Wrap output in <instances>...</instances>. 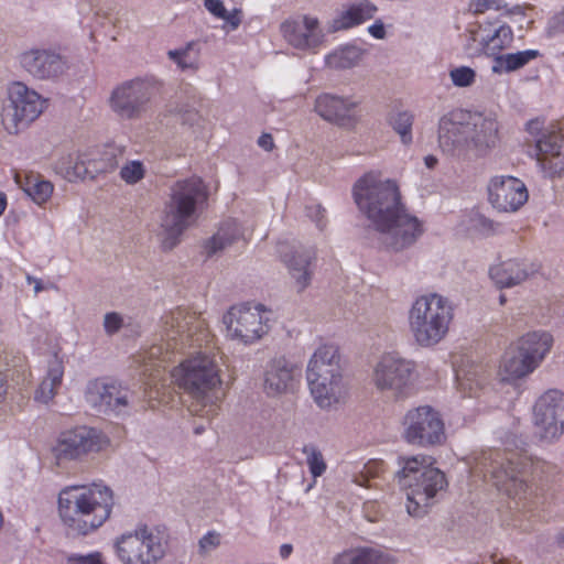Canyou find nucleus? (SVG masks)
I'll use <instances>...</instances> for the list:
<instances>
[{
	"label": "nucleus",
	"instance_id": "nucleus-1",
	"mask_svg": "<svg viewBox=\"0 0 564 564\" xmlns=\"http://www.w3.org/2000/svg\"><path fill=\"white\" fill-rule=\"evenodd\" d=\"M358 208L380 234L381 243L391 251H402L423 234L420 220L411 215L401 200L394 181L381 180L368 173L354 186Z\"/></svg>",
	"mask_w": 564,
	"mask_h": 564
},
{
	"label": "nucleus",
	"instance_id": "nucleus-2",
	"mask_svg": "<svg viewBox=\"0 0 564 564\" xmlns=\"http://www.w3.org/2000/svg\"><path fill=\"white\" fill-rule=\"evenodd\" d=\"M437 140L448 155L482 159L499 145V122L494 113L456 108L440 118Z\"/></svg>",
	"mask_w": 564,
	"mask_h": 564
},
{
	"label": "nucleus",
	"instance_id": "nucleus-3",
	"mask_svg": "<svg viewBox=\"0 0 564 564\" xmlns=\"http://www.w3.org/2000/svg\"><path fill=\"white\" fill-rule=\"evenodd\" d=\"M112 507V490L104 484L67 486L58 495L62 522L80 535L101 527L109 519Z\"/></svg>",
	"mask_w": 564,
	"mask_h": 564
},
{
	"label": "nucleus",
	"instance_id": "nucleus-4",
	"mask_svg": "<svg viewBox=\"0 0 564 564\" xmlns=\"http://www.w3.org/2000/svg\"><path fill=\"white\" fill-rule=\"evenodd\" d=\"M208 191L198 176L175 181L160 218V236L164 249H173L183 232L192 227L206 206Z\"/></svg>",
	"mask_w": 564,
	"mask_h": 564
},
{
	"label": "nucleus",
	"instance_id": "nucleus-5",
	"mask_svg": "<svg viewBox=\"0 0 564 564\" xmlns=\"http://www.w3.org/2000/svg\"><path fill=\"white\" fill-rule=\"evenodd\" d=\"M484 463L485 477L490 474L495 486L508 496L527 499L532 494L530 481L533 479L553 480L557 467L540 458H533L524 453H509L502 457L500 452H490Z\"/></svg>",
	"mask_w": 564,
	"mask_h": 564
},
{
	"label": "nucleus",
	"instance_id": "nucleus-6",
	"mask_svg": "<svg viewBox=\"0 0 564 564\" xmlns=\"http://www.w3.org/2000/svg\"><path fill=\"white\" fill-rule=\"evenodd\" d=\"M171 376L174 382L194 399L189 406L193 414L208 420L217 414L219 398L216 389L221 381L214 357L199 351L182 361L173 369Z\"/></svg>",
	"mask_w": 564,
	"mask_h": 564
},
{
	"label": "nucleus",
	"instance_id": "nucleus-7",
	"mask_svg": "<svg viewBox=\"0 0 564 564\" xmlns=\"http://www.w3.org/2000/svg\"><path fill=\"white\" fill-rule=\"evenodd\" d=\"M399 466L397 478L405 491L406 511L412 517H423L434 505L437 495L447 487L446 477L434 466L431 456L401 457Z\"/></svg>",
	"mask_w": 564,
	"mask_h": 564
},
{
	"label": "nucleus",
	"instance_id": "nucleus-8",
	"mask_svg": "<svg viewBox=\"0 0 564 564\" xmlns=\"http://www.w3.org/2000/svg\"><path fill=\"white\" fill-rule=\"evenodd\" d=\"M162 344L151 346L142 356L144 372L163 367L171 360L173 351H182L188 347H200L207 338L203 322L185 308L177 307L162 317Z\"/></svg>",
	"mask_w": 564,
	"mask_h": 564
},
{
	"label": "nucleus",
	"instance_id": "nucleus-9",
	"mask_svg": "<svg viewBox=\"0 0 564 564\" xmlns=\"http://www.w3.org/2000/svg\"><path fill=\"white\" fill-rule=\"evenodd\" d=\"M455 315L449 299L438 293L423 294L414 300L409 314V329L421 347H434L446 338Z\"/></svg>",
	"mask_w": 564,
	"mask_h": 564
},
{
	"label": "nucleus",
	"instance_id": "nucleus-10",
	"mask_svg": "<svg viewBox=\"0 0 564 564\" xmlns=\"http://www.w3.org/2000/svg\"><path fill=\"white\" fill-rule=\"evenodd\" d=\"M167 546L164 531L147 524L137 525L113 542L115 554L122 564H159Z\"/></svg>",
	"mask_w": 564,
	"mask_h": 564
},
{
	"label": "nucleus",
	"instance_id": "nucleus-11",
	"mask_svg": "<svg viewBox=\"0 0 564 564\" xmlns=\"http://www.w3.org/2000/svg\"><path fill=\"white\" fill-rule=\"evenodd\" d=\"M161 89L154 76L135 77L116 86L109 98L111 110L123 120L141 118Z\"/></svg>",
	"mask_w": 564,
	"mask_h": 564
},
{
	"label": "nucleus",
	"instance_id": "nucleus-12",
	"mask_svg": "<svg viewBox=\"0 0 564 564\" xmlns=\"http://www.w3.org/2000/svg\"><path fill=\"white\" fill-rule=\"evenodd\" d=\"M45 100L35 90L21 82L8 88V104L3 106L1 121L10 134H18L43 112Z\"/></svg>",
	"mask_w": 564,
	"mask_h": 564
},
{
	"label": "nucleus",
	"instance_id": "nucleus-13",
	"mask_svg": "<svg viewBox=\"0 0 564 564\" xmlns=\"http://www.w3.org/2000/svg\"><path fill=\"white\" fill-rule=\"evenodd\" d=\"M110 441L101 431L77 426L61 432L51 447L52 456L58 466L83 459L90 453H98L108 447Z\"/></svg>",
	"mask_w": 564,
	"mask_h": 564
},
{
	"label": "nucleus",
	"instance_id": "nucleus-14",
	"mask_svg": "<svg viewBox=\"0 0 564 564\" xmlns=\"http://www.w3.org/2000/svg\"><path fill=\"white\" fill-rule=\"evenodd\" d=\"M416 377L415 364L397 352H386L372 368L371 382L380 392H390L397 398L409 394Z\"/></svg>",
	"mask_w": 564,
	"mask_h": 564
},
{
	"label": "nucleus",
	"instance_id": "nucleus-15",
	"mask_svg": "<svg viewBox=\"0 0 564 564\" xmlns=\"http://www.w3.org/2000/svg\"><path fill=\"white\" fill-rule=\"evenodd\" d=\"M532 422L541 441H558L564 435V390L549 388L541 392L532 406Z\"/></svg>",
	"mask_w": 564,
	"mask_h": 564
},
{
	"label": "nucleus",
	"instance_id": "nucleus-16",
	"mask_svg": "<svg viewBox=\"0 0 564 564\" xmlns=\"http://www.w3.org/2000/svg\"><path fill=\"white\" fill-rule=\"evenodd\" d=\"M223 321L226 325L227 337L243 345L254 344L269 332V318L261 305L232 306L224 315Z\"/></svg>",
	"mask_w": 564,
	"mask_h": 564
},
{
	"label": "nucleus",
	"instance_id": "nucleus-17",
	"mask_svg": "<svg viewBox=\"0 0 564 564\" xmlns=\"http://www.w3.org/2000/svg\"><path fill=\"white\" fill-rule=\"evenodd\" d=\"M405 441L413 445L433 446L445 440V429L440 413L430 405H421L406 412L403 419Z\"/></svg>",
	"mask_w": 564,
	"mask_h": 564
},
{
	"label": "nucleus",
	"instance_id": "nucleus-18",
	"mask_svg": "<svg viewBox=\"0 0 564 564\" xmlns=\"http://www.w3.org/2000/svg\"><path fill=\"white\" fill-rule=\"evenodd\" d=\"M132 392L108 379H95L87 383L86 402L98 413L123 416L131 410Z\"/></svg>",
	"mask_w": 564,
	"mask_h": 564
},
{
	"label": "nucleus",
	"instance_id": "nucleus-19",
	"mask_svg": "<svg viewBox=\"0 0 564 564\" xmlns=\"http://www.w3.org/2000/svg\"><path fill=\"white\" fill-rule=\"evenodd\" d=\"M280 31L291 46L301 51H315L324 37L318 19L308 14L285 20Z\"/></svg>",
	"mask_w": 564,
	"mask_h": 564
},
{
	"label": "nucleus",
	"instance_id": "nucleus-20",
	"mask_svg": "<svg viewBox=\"0 0 564 564\" xmlns=\"http://www.w3.org/2000/svg\"><path fill=\"white\" fill-rule=\"evenodd\" d=\"M528 197L525 184L517 177L495 176L488 184V199L500 212H517Z\"/></svg>",
	"mask_w": 564,
	"mask_h": 564
},
{
	"label": "nucleus",
	"instance_id": "nucleus-21",
	"mask_svg": "<svg viewBox=\"0 0 564 564\" xmlns=\"http://www.w3.org/2000/svg\"><path fill=\"white\" fill-rule=\"evenodd\" d=\"M360 101L352 97L322 94L315 100L314 109L324 120L339 127L350 128L358 121L357 107Z\"/></svg>",
	"mask_w": 564,
	"mask_h": 564
},
{
	"label": "nucleus",
	"instance_id": "nucleus-22",
	"mask_svg": "<svg viewBox=\"0 0 564 564\" xmlns=\"http://www.w3.org/2000/svg\"><path fill=\"white\" fill-rule=\"evenodd\" d=\"M535 150L536 163L545 176L553 178L564 174V145L560 132H543L536 139Z\"/></svg>",
	"mask_w": 564,
	"mask_h": 564
},
{
	"label": "nucleus",
	"instance_id": "nucleus-23",
	"mask_svg": "<svg viewBox=\"0 0 564 564\" xmlns=\"http://www.w3.org/2000/svg\"><path fill=\"white\" fill-rule=\"evenodd\" d=\"M22 68L37 79L54 78L66 69L64 57L53 50L31 48L20 56Z\"/></svg>",
	"mask_w": 564,
	"mask_h": 564
},
{
	"label": "nucleus",
	"instance_id": "nucleus-24",
	"mask_svg": "<svg viewBox=\"0 0 564 564\" xmlns=\"http://www.w3.org/2000/svg\"><path fill=\"white\" fill-rule=\"evenodd\" d=\"M301 379V368L283 357L271 360L264 372V391L274 397L294 391Z\"/></svg>",
	"mask_w": 564,
	"mask_h": 564
},
{
	"label": "nucleus",
	"instance_id": "nucleus-25",
	"mask_svg": "<svg viewBox=\"0 0 564 564\" xmlns=\"http://www.w3.org/2000/svg\"><path fill=\"white\" fill-rule=\"evenodd\" d=\"M118 166L115 155L111 154L100 166L89 170L85 161L76 152H63L54 162V171L69 182L94 177V173L111 172Z\"/></svg>",
	"mask_w": 564,
	"mask_h": 564
},
{
	"label": "nucleus",
	"instance_id": "nucleus-26",
	"mask_svg": "<svg viewBox=\"0 0 564 564\" xmlns=\"http://www.w3.org/2000/svg\"><path fill=\"white\" fill-rule=\"evenodd\" d=\"M539 271V265L527 259H510L490 268L489 274L499 288L516 286Z\"/></svg>",
	"mask_w": 564,
	"mask_h": 564
},
{
	"label": "nucleus",
	"instance_id": "nucleus-27",
	"mask_svg": "<svg viewBox=\"0 0 564 564\" xmlns=\"http://www.w3.org/2000/svg\"><path fill=\"white\" fill-rule=\"evenodd\" d=\"M378 11L370 0H351L343 6V10L333 19L332 30H348L371 20Z\"/></svg>",
	"mask_w": 564,
	"mask_h": 564
},
{
	"label": "nucleus",
	"instance_id": "nucleus-28",
	"mask_svg": "<svg viewBox=\"0 0 564 564\" xmlns=\"http://www.w3.org/2000/svg\"><path fill=\"white\" fill-rule=\"evenodd\" d=\"M553 335L544 329H534L523 334L517 344L520 351L539 368L551 352Z\"/></svg>",
	"mask_w": 564,
	"mask_h": 564
},
{
	"label": "nucleus",
	"instance_id": "nucleus-29",
	"mask_svg": "<svg viewBox=\"0 0 564 564\" xmlns=\"http://www.w3.org/2000/svg\"><path fill=\"white\" fill-rule=\"evenodd\" d=\"M474 40L480 45V51L494 58L501 55L500 52L508 48L513 42V31L508 24L489 25L481 28L474 35Z\"/></svg>",
	"mask_w": 564,
	"mask_h": 564
},
{
	"label": "nucleus",
	"instance_id": "nucleus-30",
	"mask_svg": "<svg viewBox=\"0 0 564 564\" xmlns=\"http://www.w3.org/2000/svg\"><path fill=\"white\" fill-rule=\"evenodd\" d=\"M282 253V250H279ZM283 262L289 269L292 279L295 282L297 291L305 290L312 280V262L315 259V251L312 248L297 249L291 254H281Z\"/></svg>",
	"mask_w": 564,
	"mask_h": 564
},
{
	"label": "nucleus",
	"instance_id": "nucleus-31",
	"mask_svg": "<svg viewBox=\"0 0 564 564\" xmlns=\"http://www.w3.org/2000/svg\"><path fill=\"white\" fill-rule=\"evenodd\" d=\"M311 394L321 409H330L341 399L343 378H326L321 375H312L306 378Z\"/></svg>",
	"mask_w": 564,
	"mask_h": 564
},
{
	"label": "nucleus",
	"instance_id": "nucleus-32",
	"mask_svg": "<svg viewBox=\"0 0 564 564\" xmlns=\"http://www.w3.org/2000/svg\"><path fill=\"white\" fill-rule=\"evenodd\" d=\"M538 368L517 347L508 350L501 358L499 375L502 381L514 382L532 375Z\"/></svg>",
	"mask_w": 564,
	"mask_h": 564
},
{
	"label": "nucleus",
	"instance_id": "nucleus-33",
	"mask_svg": "<svg viewBox=\"0 0 564 564\" xmlns=\"http://www.w3.org/2000/svg\"><path fill=\"white\" fill-rule=\"evenodd\" d=\"M394 556L381 547H360L338 554L333 564H394Z\"/></svg>",
	"mask_w": 564,
	"mask_h": 564
},
{
	"label": "nucleus",
	"instance_id": "nucleus-34",
	"mask_svg": "<svg viewBox=\"0 0 564 564\" xmlns=\"http://www.w3.org/2000/svg\"><path fill=\"white\" fill-rule=\"evenodd\" d=\"M241 237L240 225L235 219H227L221 223L216 234L205 242V253L207 257L218 256Z\"/></svg>",
	"mask_w": 564,
	"mask_h": 564
},
{
	"label": "nucleus",
	"instance_id": "nucleus-35",
	"mask_svg": "<svg viewBox=\"0 0 564 564\" xmlns=\"http://www.w3.org/2000/svg\"><path fill=\"white\" fill-rule=\"evenodd\" d=\"M64 376L63 361L56 355L48 361L46 376L35 391V401L48 403L59 389Z\"/></svg>",
	"mask_w": 564,
	"mask_h": 564
},
{
	"label": "nucleus",
	"instance_id": "nucleus-36",
	"mask_svg": "<svg viewBox=\"0 0 564 564\" xmlns=\"http://www.w3.org/2000/svg\"><path fill=\"white\" fill-rule=\"evenodd\" d=\"M457 390L464 397H476L486 378L482 368L477 365L462 366L455 370Z\"/></svg>",
	"mask_w": 564,
	"mask_h": 564
},
{
	"label": "nucleus",
	"instance_id": "nucleus-37",
	"mask_svg": "<svg viewBox=\"0 0 564 564\" xmlns=\"http://www.w3.org/2000/svg\"><path fill=\"white\" fill-rule=\"evenodd\" d=\"M539 56H541L540 51L531 48L516 53L498 55L494 58L491 70L494 74L512 73L524 67Z\"/></svg>",
	"mask_w": 564,
	"mask_h": 564
},
{
	"label": "nucleus",
	"instance_id": "nucleus-38",
	"mask_svg": "<svg viewBox=\"0 0 564 564\" xmlns=\"http://www.w3.org/2000/svg\"><path fill=\"white\" fill-rule=\"evenodd\" d=\"M388 122L393 131L400 137L401 143L403 145L412 144V127L414 123V113L412 111L395 109L390 112Z\"/></svg>",
	"mask_w": 564,
	"mask_h": 564
},
{
	"label": "nucleus",
	"instance_id": "nucleus-39",
	"mask_svg": "<svg viewBox=\"0 0 564 564\" xmlns=\"http://www.w3.org/2000/svg\"><path fill=\"white\" fill-rule=\"evenodd\" d=\"M361 57V48L356 45H346L327 55L326 63L329 67L345 69L357 65Z\"/></svg>",
	"mask_w": 564,
	"mask_h": 564
},
{
	"label": "nucleus",
	"instance_id": "nucleus-40",
	"mask_svg": "<svg viewBox=\"0 0 564 564\" xmlns=\"http://www.w3.org/2000/svg\"><path fill=\"white\" fill-rule=\"evenodd\" d=\"M306 456L308 470L314 478L322 476L326 471V463L321 451L313 444L305 445L302 449Z\"/></svg>",
	"mask_w": 564,
	"mask_h": 564
},
{
	"label": "nucleus",
	"instance_id": "nucleus-41",
	"mask_svg": "<svg viewBox=\"0 0 564 564\" xmlns=\"http://www.w3.org/2000/svg\"><path fill=\"white\" fill-rule=\"evenodd\" d=\"M145 166L140 160L127 161L120 167V178L128 185H134L139 183L145 176Z\"/></svg>",
	"mask_w": 564,
	"mask_h": 564
},
{
	"label": "nucleus",
	"instance_id": "nucleus-42",
	"mask_svg": "<svg viewBox=\"0 0 564 564\" xmlns=\"http://www.w3.org/2000/svg\"><path fill=\"white\" fill-rule=\"evenodd\" d=\"M24 191L33 202L41 205L52 196L53 185L45 180H34L28 182Z\"/></svg>",
	"mask_w": 564,
	"mask_h": 564
},
{
	"label": "nucleus",
	"instance_id": "nucleus-43",
	"mask_svg": "<svg viewBox=\"0 0 564 564\" xmlns=\"http://www.w3.org/2000/svg\"><path fill=\"white\" fill-rule=\"evenodd\" d=\"M172 59L182 69H196L198 65L197 55L192 50V44L186 47L172 50L167 53Z\"/></svg>",
	"mask_w": 564,
	"mask_h": 564
},
{
	"label": "nucleus",
	"instance_id": "nucleus-44",
	"mask_svg": "<svg viewBox=\"0 0 564 564\" xmlns=\"http://www.w3.org/2000/svg\"><path fill=\"white\" fill-rule=\"evenodd\" d=\"M321 375V377L343 378L339 364H319L316 360H310L306 370V378H312V375Z\"/></svg>",
	"mask_w": 564,
	"mask_h": 564
},
{
	"label": "nucleus",
	"instance_id": "nucleus-45",
	"mask_svg": "<svg viewBox=\"0 0 564 564\" xmlns=\"http://www.w3.org/2000/svg\"><path fill=\"white\" fill-rule=\"evenodd\" d=\"M449 78L455 87H470L476 82V72L469 66H458L449 70Z\"/></svg>",
	"mask_w": 564,
	"mask_h": 564
},
{
	"label": "nucleus",
	"instance_id": "nucleus-46",
	"mask_svg": "<svg viewBox=\"0 0 564 564\" xmlns=\"http://www.w3.org/2000/svg\"><path fill=\"white\" fill-rule=\"evenodd\" d=\"M338 347L334 344L321 345L310 360H316L319 364H339Z\"/></svg>",
	"mask_w": 564,
	"mask_h": 564
},
{
	"label": "nucleus",
	"instance_id": "nucleus-47",
	"mask_svg": "<svg viewBox=\"0 0 564 564\" xmlns=\"http://www.w3.org/2000/svg\"><path fill=\"white\" fill-rule=\"evenodd\" d=\"M124 325V318L117 312H109L104 317V329L107 335H113Z\"/></svg>",
	"mask_w": 564,
	"mask_h": 564
},
{
	"label": "nucleus",
	"instance_id": "nucleus-48",
	"mask_svg": "<svg viewBox=\"0 0 564 564\" xmlns=\"http://www.w3.org/2000/svg\"><path fill=\"white\" fill-rule=\"evenodd\" d=\"M220 544V535L215 531H209L204 534L198 541L199 552L202 554L209 553L218 547Z\"/></svg>",
	"mask_w": 564,
	"mask_h": 564
},
{
	"label": "nucleus",
	"instance_id": "nucleus-49",
	"mask_svg": "<svg viewBox=\"0 0 564 564\" xmlns=\"http://www.w3.org/2000/svg\"><path fill=\"white\" fill-rule=\"evenodd\" d=\"M306 215L316 225L318 229H324L326 226V210L319 204H312L306 207Z\"/></svg>",
	"mask_w": 564,
	"mask_h": 564
},
{
	"label": "nucleus",
	"instance_id": "nucleus-50",
	"mask_svg": "<svg viewBox=\"0 0 564 564\" xmlns=\"http://www.w3.org/2000/svg\"><path fill=\"white\" fill-rule=\"evenodd\" d=\"M502 8V0H471L470 9L475 13H484L487 10H500Z\"/></svg>",
	"mask_w": 564,
	"mask_h": 564
},
{
	"label": "nucleus",
	"instance_id": "nucleus-51",
	"mask_svg": "<svg viewBox=\"0 0 564 564\" xmlns=\"http://www.w3.org/2000/svg\"><path fill=\"white\" fill-rule=\"evenodd\" d=\"M219 19L225 21L224 29H227L228 31H235L239 28L242 21L241 10L234 9L230 12L226 10L224 17H220Z\"/></svg>",
	"mask_w": 564,
	"mask_h": 564
},
{
	"label": "nucleus",
	"instance_id": "nucleus-52",
	"mask_svg": "<svg viewBox=\"0 0 564 564\" xmlns=\"http://www.w3.org/2000/svg\"><path fill=\"white\" fill-rule=\"evenodd\" d=\"M204 6L209 13L218 19L226 13V8L221 0H204Z\"/></svg>",
	"mask_w": 564,
	"mask_h": 564
},
{
	"label": "nucleus",
	"instance_id": "nucleus-53",
	"mask_svg": "<svg viewBox=\"0 0 564 564\" xmlns=\"http://www.w3.org/2000/svg\"><path fill=\"white\" fill-rule=\"evenodd\" d=\"M527 131L536 140L543 132H550L551 130L543 129V122L533 119L527 123Z\"/></svg>",
	"mask_w": 564,
	"mask_h": 564
},
{
	"label": "nucleus",
	"instance_id": "nucleus-54",
	"mask_svg": "<svg viewBox=\"0 0 564 564\" xmlns=\"http://www.w3.org/2000/svg\"><path fill=\"white\" fill-rule=\"evenodd\" d=\"M368 32L370 33L371 36H373L377 40H382L386 36L384 25L379 20L368 28Z\"/></svg>",
	"mask_w": 564,
	"mask_h": 564
},
{
	"label": "nucleus",
	"instance_id": "nucleus-55",
	"mask_svg": "<svg viewBox=\"0 0 564 564\" xmlns=\"http://www.w3.org/2000/svg\"><path fill=\"white\" fill-rule=\"evenodd\" d=\"M258 145L265 151H271L274 147L273 138L270 133H263L258 139Z\"/></svg>",
	"mask_w": 564,
	"mask_h": 564
},
{
	"label": "nucleus",
	"instance_id": "nucleus-56",
	"mask_svg": "<svg viewBox=\"0 0 564 564\" xmlns=\"http://www.w3.org/2000/svg\"><path fill=\"white\" fill-rule=\"evenodd\" d=\"M26 282L29 284H33L34 286V293L39 294L41 291H43V283L41 279H37L35 276H32L30 274L26 275Z\"/></svg>",
	"mask_w": 564,
	"mask_h": 564
},
{
	"label": "nucleus",
	"instance_id": "nucleus-57",
	"mask_svg": "<svg viewBox=\"0 0 564 564\" xmlns=\"http://www.w3.org/2000/svg\"><path fill=\"white\" fill-rule=\"evenodd\" d=\"M292 551L293 546L291 544H282L280 546V556L285 560L291 555Z\"/></svg>",
	"mask_w": 564,
	"mask_h": 564
},
{
	"label": "nucleus",
	"instance_id": "nucleus-58",
	"mask_svg": "<svg viewBox=\"0 0 564 564\" xmlns=\"http://www.w3.org/2000/svg\"><path fill=\"white\" fill-rule=\"evenodd\" d=\"M437 162H438V160H437V158H436V156H434V155H431V154H430V155H426V156L424 158V164H425V166H426L427 169H430V170L434 169V167L436 166Z\"/></svg>",
	"mask_w": 564,
	"mask_h": 564
},
{
	"label": "nucleus",
	"instance_id": "nucleus-59",
	"mask_svg": "<svg viewBox=\"0 0 564 564\" xmlns=\"http://www.w3.org/2000/svg\"><path fill=\"white\" fill-rule=\"evenodd\" d=\"M7 205V195L3 192H0V216L4 213Z\"/></svg>",
	"mask_w": 564,
	"mask_h": 564
},
{
	"label": "nucleus",
	"instance_id": "nucleus-60",
	"mask_svg": "<svg viewBox=\"0 0 564 564\" xmlns=\"http://www.w3.org/2000/svg\"><path fill=\"white\" fill-rule=\"evenodd\" d=\"M480 221L484 225V227L490 228V229L492 228V223L489 219L481 218Z\"/></svg>",
	"mask_w": 564,
	"mask_h": 564
},
{
	"label": "nucleus",
	"instance_id": "nucleus-61",
	"mask_svg": "<svg viewBox=\"0 0 564 564\" xmlns=\"http://www.w3.org/2000/svg\"><path fill=\"white\" fill-rule=\"evenodd\" d=\"M562 534H564V528H563V529H562V531H560V532L557 533V535H556V543H557V545H558V546H564V543H561V541H560V536H561Z\"/></svg>",
	"mask_w": 564,
	"mask_h": 564
},
{
	"label": "nucleus",
	"instance_id": "nucleus-62",
	"mask_svg": "<svg viewBox=\"0 0 564 564\" xmlns=\"http://www.w3.org/2000/svg\"><path fill=\"white\" fill-rule=\"evenodd\" d=\"M506 301H507L506 295H505V294H500V296H499V303H500L501 305H503V304L506 303Z\"/></svg>",
	"mask_w": 564,
	"mask_h": 564
},
{
	"label": "nucleus",
	"instance_id": "nucleus-63",
	"mask_svg": "<svg viewBox=\"0 0 564 564\" xmlns=\"http://www.w3.org/2000/svg\"><path fill=\"white\" fill-rule=\"evenodd\" d=\"M203 431H204V426H196L195 427V433L196 434H200V433H203Z\"/></svg>",
	"mask_w": 564,
	"mask_h": 564
},
{
	"label": "nucleus",
	"instance_id": "nucleus-64",
	"mask_svg": "<svg viewBox=\"0 0 564 564\" xmlns=\"http://www.w3.org/2000/svg\"><path fill=\"white\" fill-rule=\"evenodd\" d=\"M560 541H561V543H564V534H562V535L560 536Z\"/></svg>",
	"mask_w": 564,
	"mask_h": 564
}]
</instances>
